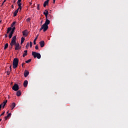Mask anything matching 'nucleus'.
Listing matches in <instances>:
<instances>
[{"label": "nucleus", "instance_id": "obj_1", "mask_svg": "<svg viewBox=\"0 0 128 128\" xmlns=\"http://www.w3.org/2000/svg\"><path fill=\"white\" fill-rule=\"evenodd\" d=\"M13 68H16L18 66V58H14L13 60Z\"/></svg>", "mask_w": 128, "mask_h": 128}, {"label": "nucleus", "instance_id": "obj_2", "mask_svg": "<svg viewBox=\"0 0 128 128\" xmlns=\"http://www.w3.org/2000/svg\"><path fill=\"white\" fill-rule=\"evenodd\" d=\"M32 56H33L34 58H37L38 60H40V58H42V56H40V54L38 53L35 52H32Z\"/></svg>", "mask_w": 128, "mask_h": 128}, {"label": "nucleus", "instance_id": "obj_3", "mask_svg": "<svg viewBox=\"0 0 128 128\" xmlns=\"http://www.w3.org/2000/svg\"><path fill=\"white\" fill-rule=\"evenodd\" d=\"M12 90H14L15 92H18V90H20V88L18 87V84H15L12 86Z\"/></svg>", "mask_w": 128, "mask_h": 128}, {"label": "nucleus", "instance_id": "obj_4", "mask_svg": "<svg viewBox=\"0 0 128 128\" xmlns=\"http://www.w3.org/2000/svg\"><path fill=\"white\" fill-rule=\"evenodd\" d=\"M42 28H43V31L46 32L48 30V26L44 24L42 26Z\"/></svg>", "mask_w": 128, "mask_h": 128}, {"label": "nucleus", "instance_id": "obj_5", "mask_svg": "<svg viewBox=\"0 0 128 128\" xmlns=\"http://www.w3.org/2000/svg\"><path fill=\"white\" fill-rule=\"evenodd\" d=\"M15 50H18L20 48V44L16 43V44H15Z\"/></svg>", "mask_w": 128, "mask_h": 128}, {"label": "nucleus", "instance_id": "obj_6", "mask_svg": "<svg viewBox=\"0 0 128 128\" xmlns=\"http://www.w3.org/2000/svg\"><path fill=\"white\" fill-rule=\"evenodd\" d=\"M30 74V72L28 71L27 70H25L24 72V78H27V76Z\"/></svg>", "mask_w": 128, "mask_h": 128}, {"label": "nucleus", "instance_id": "obj_7", "mask_svg": "<svg viewBox=\"0 0 128 128\" xmlns=\"http://www.w3.org/2000/svg\"><path fill=\"white\" fill-rule=\"evenodd\" d=\"M44 14L46 18H47L48 16V11L47 10H46L44 12Z\"/></svg>", "mask_w": 128, "mask_h": 128}, {"label": "nucleus", "instance_id": "obj_8", "mask_svg": "<svg viewBox=\"0 0 128 128\" xmlns=\"http://www.w3.org/2000/svg\"><path fill=\"white\" fill-rule=\"evenodd\" d=\"M46 20L44 24H46V26H48V24H50V20H48V17H47V18H46Z\"/></svg>", "mask_w": 128, "mask_h": 128}, {"label": "nucleus", "instance_id": "obj_9", "mask_svg": "<svg viewBox=\"0 0 128 128\" xmlns=\"http://www.w3.org/2000/svg\"><path fill=\"white\" fill-rule=\"evenodd\" d=\"M22 34L23 36H28V30H25L22 32Z\"/></svg>", "mask_w": 128, "mask_h": 128}, {"label": "nucleus", "instance_id": "obj_10", "mask_svg": "<svg viewBox=\"0 0 128 128\" xmlns=\"http://www.w3.org/2000/svg\"><path fill=\"white\" fill-rule=\"evenodd\" d=\"M40 48H44V41L42 40L40 42Z\"/></svg>", "mask_w": 128, "mask_h": 128}, {"label": "nucleus", "instance_id": "obj_11", "mask_svg": "<svg viewBox=\"0 0 128 128\" xmlns=\"http://www.w3.org/2000/svg\"><path fill=\"white\" fill-rule=\"evenodd\" d=\"M50 2V0H46V1H45L44 2V8H46V6H48V2Z\"/></svg>", "mask_w": 128, "mask_h": 128}, {"label": "nucleus", "instance_id": "obj_12", "mask_svg": "<svg viewBox=\"0 0 128 128\" xmlns=\"http://www.w3.org/2000/svg\"><path fill=\"white\" fill-rule=\"evenodd\" d=\"M28 80H26L24 81V88H26V86H28Z\"/></svg>", "mask_w": 128, "mask_h": 128}, {"label": "nucleus", "instance_id": "obj_13", "mask_svg": "<svg viewBox=\"0 0 128 128\" xmlns=\"http://www.w3.org/2000/svg\"><path fill=\"white\" fill-rule=\"evenodd\" d=\"M28 56V50H24V53L23 54L22 56L24 58V56Z\"/></svg>", "mask_w": 128, "mask_h": 128}, {"label": "nucleus", "instance_id": "obj_14", "mask_svg": "<svg viewBox=\"0 0 128 128\" xmlns=\"http://www.w3.org/2000/svg\"><path fill=\"white\" fill-rule=\"evenodd\" d=\"M16 42H12L11 41V42L10 43V46H16Z\"/></svg>", "mask_w": 128, "mask_h": 128}, {"label": "nucleus", "instance_id": "obj_15", "mask_svg": "<svg viewBox=\"0 0 128 128\" xmlns=\"http://www.w3.org/2000/svg\"><path fill=\"white\" fill-rule=\"evenodd\" d=\"M16 96H22V92H20V90H18L16 92Z\"/></svg>", "mask_w": 128, "mask_h": 128}, {"label": "nucleus", "instance_id": "obj_16", "mask_svg": "<svg viewBox=\"0 0 128 128\" xmlns=\"http://www.w3.org/2000/svg\"><path fill=\"white\" fill-rule=\"evenodd\" d=\"M16 36H14L12 38V41L11 42H16Z\"/></svg>", "mask_w": 128, "mask_h": 128}, {"label": "nucleus", "instance_id": "obj_17", "mask_svg": "<svg viewBox=\"0 0 128 128\" xmlns=\"http://www.w3.org/2000/svg\"><path fill=\"white\" fill-rule=\"evenodd\" d=\"M10 108L12 110H14V108H16V104L14 102L12 103V105L10 106Z\"/></svg>", "mask_w": 128, "mask_h": 128}, {"label": "nucleus", "instance_id": "obj_18", "mask_svg": "<svg viewBox=\"0 0 128 128\" xmlns=\"http://www.w3.org/2000/svg\"><path fill=\"white\" fill-rule=\"evenodd\" d=\"M12 116V114L11 113L8 114L6 116L4 117L5 120H6L8 118H10V116Z\"/></svg>", "mask_w": 128, "mask_h": 128}, {"label": "nucleus", "instance_id": "obj_19", "mask_svg": "<svg viewBox=\"0 0 128 128\" xmlns=\"http://www.w3.org/2000/svg\"><path fill=\"white\" fill-rule=\"evenodd\" d=\"M6 102H8V100L4 101L3 102V103H2V106L3 108H4V106H6Z\"/></svg>", "mask_w": 128, "mask_h": 128}, {"label": "nucleus", "instance_id": "obj_20", "mask_svg": "<svg viewBox=\"0 0 128 128\" xmlns=\"http://www.w3.org/2000/svg\"><path fill=\"white\" fill-rule=\"evenodd\" d=\"M12 30V27H9L7 28L6 34H10V32Z\"/></svg>", "mask_w": 128, "mask_h": 128}, {"label": "nucleus", "instance_id": "obj_21", "mask_svg": "<svg viewBox=\"0 0 128 128\" xmlns=\"http://www.w3.org/2000/svg\"><path fill=\"white\" fill-rule=\"evenodd\" d=\"M12 34H14V33L10 32V34L8 35L9 38H12Z\"/></svg>", "mask_w": 128, "mask_h": 128}, {"label": "nucleus", "instance_id": "obj_22", "mask_svg": "<svg viewBox=\"0 0 128 128\" xmlns=\"http://www.w3.org/2000/svg\"><path fill=\"white\" fill-rule=\"evenodd\" d=\"M15 30H16V27H13L12 28L10 32H12L14 34V32Z\"/></svg>", "mask_w": 128, "mask_h": 128}, {"label": "nucleus", "instance_id": "obj_23", "mask_svg": "<svg viewBox=\"0 0 128 128\" xmlns=\"http://www.w3.org/2000/svg\"><path fill=\"white\" fill-rule=\"evenodd\" d=\"M8 48V44L6 43L4 45V50H6V48Z\"/></svg>", "mask_w": 128, "mask_h": 128}, {"label": "nucleus", "instance_id": "obj_24", "mask_svg": "<svg viewBox=\"0 0 128 128\" xmlns=\"http://www.w3.org/2000/svg\"><path fill=\"white\" fill-rule=\"evenodd\" d=\"M18 4V6L19 8H20V10H22V3H17Z\"/></svg>", "mask_w": 128, "mask_h": 128}, {"label": "nucleus", "instance_id": "obj_25", "mask_svg": "<svg viewBox=\"0 0 128 128\" xmlns=\"http://www.w3.org/2000/svg\"><path fill=\"white\" fill-rule=\"evenodd\" d=\"M16 24V22H14L10 25L11 28H14V26Z\"/></svg>", "mask_w": 128, "mask_h": 128}, {"label": "nucleus", "instance_id": "obj_26", "mask_svg": "<svg viewBox=\"0 0 128 128\" xmlns=\"http://www.w3.org/2000/svg\"><path fill=\"white\" fill-rule=\"evenodd\" d=\"M24 40H25V38L24 37H22L21 38V44H24Z\"/></svg>", "mask_w": 128, "mask_h": 128}, {"label": "nucleus", "instance_id": "obj_27", "mask_svg": "<svg viewBox=\"0 0 128 128\" xmlns=\"http://www.w3.org/2000/svg\"><path fill=\"white\" fill-rule=\"evenodd\" d=\"M36 40H38V36L34 40V44H36Z\"/></svg>", "mask_w": 128, "mask_h": 128}, {"label": "nucleus", "instance_id": "obj_28", "mask_svg": "<svg viewBox=\"0 0 128 128\" xmlns=\"http://www.w3.org/2000/svg\"><path fill=\"white\" fill-rule=\"evenodd\" d=\"M18 12H16V10L14 11V16H16V15L18 14Z\"/></svg>", "mask_w": 128, "mask_h": 128}, {"label": "nucleus", "instance_id": "obj_29", "mask_svg": "<svg viewBox=\"0 0 128 128\" xmlns=\"http://www.w3.org/2000/svg\"><path fill=\"white\" fill-rule=\"evenodd\" d=\"M32 62V59H29L28 60L26 61V64H28V62Z\"/></svg>", "mask_w": 128, "mask_h": 128}, {"label": "nucleus", "instance_id": "obj_30", "mask_svg": "<svg viewBox=\"0 0 128 128\" xmlns=\"http://www.w3.org/2000/svg\"><path fill=\"white\" fill-rule=\"evenodd\" d=\"M30 20H32L30 18H28L27 19H26V22H30Z\"/></svg>", "mask_w": 128, "mask_h": 128}, {"label": "nucleus", "instance_id": "obj_31", "mask_svg": "<svg viewBox=\"0 0 128 128\" xmlns=\"http://www.w3.org/2000/svg\"><path fill=\"white\" fill-rule=\"evenodd\" d=\"M28 46H30V43L28 42L26 45V48H28Z\"/></svg>", "mask_w": 128, "mask_h": 128}, {"label": "nucleus", "instance_id": "obj_32", "mask_svg": "<svg viewBox=\"0 0 128 128\" xmlns=\"http://www.w3.org/2000/svg\"><path fill=\"white\" fill-rule=\"evenodd\" d=\"M37 10H40V4H37Z\"/></svg>", "mask_w": 128, "mask_h": 128}, {"label": "nucleus", "instance_id": "obj_33", "mask_svg": "<svg viewBox=\"0 0 128 128\" xmlns=\"http://www.w3.org/2000/svg\"><path fill=\"white\" fill-rule=\"evenodd\" d=\"M30 48H32V42H30Z\"/></svg>", "mask_w": 128, "mask_h": 128}, {"label": "nucleus", "instance_id": "obj_34", "mask_svg": "<svg viewBox=\"0 0 128 128\" xmlns=\"http://www.w3.org/2000/svg\"><path fill=\"white\" fill-rule=\"evenodd\" d=\"M36 50H38V45H36L35 46Z\"/></svg>", "mask_w": 128, "mask_h": 128}, {"label": "nucleus", "instance_id": "obj_35", "mask_svg": "<svg viewBox=\"0 0 128 128\" xmlns=\"http://www.w3.org/2000/svg\"><path fill=\"white\" fill-rule=\"evenodd\" d=\"M6 73H7V76H10V71L8 70L6 72Z\"/></svg>", "mask_w": 128, "mask_h": 128}, {"label": "nucleus", "instance_id": "obj_36", "mask_svg": "<svg viewBox=\"0 0 128 128\" xmlns=\"http://www.w3.org/2000/svg\"><path fill=\"white\" fill-rule=\"evenodd\" d=\"M20 2H22V0H18L17 4H20Z\"/></svg>", "mask_w": 128, "mask_h": 128}, {"label": "nucleus", "instance_id": "obj_37", "mask_svg": "<svg viewBox=\"0 0 128 128\" xmlns=\"http://www.w3.org/2000/svg\"><path fill=\"white\" fill-rule=\"evenodd\" d=\"M19 10H20V8H18L16 10H15V11H16L17 12H18Z\"/></svg>", "mask_w": 128, "mask_h": 128}, {"label": "nucleus", "instance_id": "obj_38", "mask_svg": "<svg viewBox=\"0 0 128 128\" xmlns=\"http://www.w3.org/2000/svg\"><path fill=\"white\" fill-rule=\"evenodd\" d=\"M52 18V16L49 14V16H48L49 20H50V18Z\"/></svg>", "mask_w": 128, "mask_h": 128}, {"label": "nucleus", "instance_id": "obj_39", "mask_svg": "<svg viewBox=\"0 0 128 128\" xmlns=\"http://www.w3.org/2000/svg\"><path fill=\"white\" fill-rule=\"evenodd\" d=\"M24 64H25V63H22V68H24Z\"/></svg>", "mask_w": 128, "mask_h": 128}, {"label": "nucleus", "instance_id": "obj_40", "mask_svg": "<svg viewBox=\"0 0 128 128\" xmlns=\"http://www.w3.org/2000/svg\"><path fill=\"white\" fill-rule=\"evenodd\" d=\"M4 112H3L0 115V116H4Z\"/></svg>", "mask_w": 128, "mask_h": 128}, {"label": "nucleus", "instance_id": "obj_41", "mask_svg": "<svg viewBox=\"0 0 128 128\" xmlns=\"http://www.w3.org/2000/svg\"><path fill=\"white\" fill-rule=\"evenodd\" d=\"M44 30V28H42V26L40 30H40Z\"/></svg>", "mask_w": 128, "mask_h": 128}, {"label": "nucleus", "instance_id": "obj_42", "mask_svg": "<svg viewBox=\"0 0 128 128\" xmlns=\"http://www.w3.org/2000/svg\"><path fill=\"white\" fill-rule=\"evenodd\" d=\"M2 104H0V110L2 109Z\"/></svg>", "mask_w": 128, "mask_h": 128}, {"label": "nucleus", "instance_id": "obj_43", "mask_svg": "<svg viewBox=\"0 0 128 128\" xmlns=\"http://www.w3.org/2000/svg\"><path fill=\"white\" fill-rule=\"evenodd\" d=\"M12 46H10L9 50H12Z\"/></svg>", "mask_w": 128, "mask_h": 128}, {"label": "nucleus", "instance_id": "obj_44", "mask_svg": "<svg viewBox=\"0 0 128 128\" xmlns=\"http://www.w3.org/2000/svg\"><path fill=\"white\" fill-rule=\"evenodd\" d=\"M10 72H12V65L10 66Z\"/></svg>", "mask_w": 128, "mask_h": 128}, {"label": "nucleus", "instance_id": "obj_45", "mask_svg": "<svg viewBox=\"0 0 128 128\" xmlns=\"http://www.w3.org/2000/svg\"><path fill=\"white\" fill-rule=\"evenodd\" d=\"M5 38H8V34H5Z\"/></svg>", "mask_w": 128, "mask_h": 128}, {"label": "nucleus", "instance_id": "obj_46", "mask_svg": "<svg viewBox=\"0 0 128 128\" xmlns=\"http://www.w3.org/2000/svg\"><path fill=\"white\" fill-rule=\"evenodd\" d=\"M6 2V0H4L3 4H4V2Z\"/></svg>", "mask_w": 128, "mask_h": 128}, {"label": "nucleus", "instance_id": "obj_47", "mask_svg": "<svg viewBox=\"0 0 128 128\" xmlns=\"http://www.w3.org/2000/svg\"><path fill=\"white\" fill-rule=\"evenodd\" d=\"M53 2L54 4V2H56V0H53Z\"/></svg>", "mask_w": 128, "mask_h": 128}, {"label": "nucleus", "instance_id": "obj_48", "mask_svg": "<svg viewBox=\"0 0 128 128\" xmlns=\"http://www.w3.org/2000/svg\"><path fill=\"white\" fill-rule=\"evenodd\" d=\"M2 120V118H0V121Z\"/></svg>", "mask_w": 128, "mask_h": 128}, {"label": "nucleus", "instance_id": "obj_49", "mask_svg": "<svg viewBox=\"0 0 128 128\" xmlns=\"http://www.w3.org/2000/svg\"><path fill=\"white\" fill-rule=\"evenodd\" d=\"M12 8H14V6H12Z\"/></svg>", "mask_w": 128, "mask_h": 128}, {"label": "nucleus", "instance_id": "obj_50", "mask_svg": "<svg viewBox=\"0 0 128 128\" xmlns=\"http://www.w3.org/2000/svg\"><path fill=\"white\" fill-rule=\"evenodd\" d=\"M12 8H14V6H12Z\"/></svg>", "mask_w": 128, "mask_h": 128}, {"label": "nucleus", "instance_id": "obj_51", "mask_svg": "<svg viewBox=\"0 0 128 128\" xmlns=\"http://www.w3.org/2000/svg\"><path fill=\"white\" fill-rule=\"evenodd\" d=\"M6 114H8V112H6Z\"/></svg>", "mask_w": 128, "mask_h": 128}, {"label": "nucleus", "instance_id": "obj_52", "mask_svg": "<svg viewBox=\"0 0 128 128\" xmlns=\"http://www.w3.org/2000/svg\"><path fill=\"white\" fill-rule=\"evenodd\" d=\"M2 22V20L0 21V23Z\"/></svg>", "mask_w": 128, "mask_h": 128}, {"label": "nucleus", "instance_id": "obj_53", "mask_svg": "<svg viewBox=\"0 0 128 128\" xmlns=\"http://www.w3.org/2000/svg\"><path fill=\"white\" fill-rule=\"evenodd\" d=\"M16 2V1H14V3Z\"/></svg>", "mask_w": 128, "mask_h": 128}]
</instances>
